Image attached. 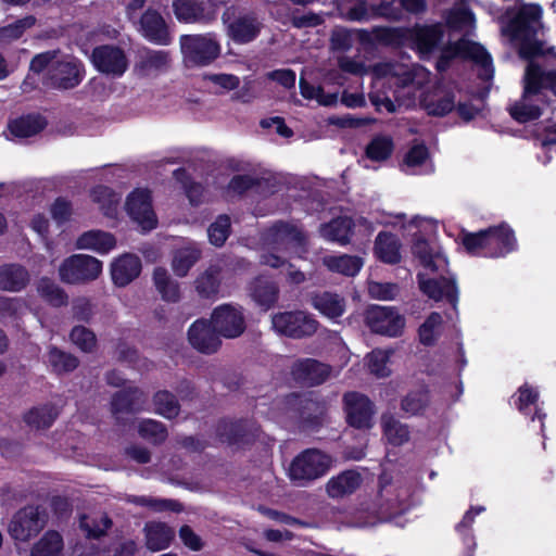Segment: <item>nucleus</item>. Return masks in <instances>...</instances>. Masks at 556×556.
Returning a JSON list of instances; mask_svg holds the SVG:
<instances>
[{
    "label": "nucleus",
    "instance_id": "obj_29",
    "mask_svg": "<svg viewBox=\"0 0 556 556\" xmlns=\"http://www.w3.org/2000/svg\"><path fill=\"white\" fill-rule=\"evenodd\" d=\"M46 127V121L40 115H26L8 124L9 139H24L37 135Z\"/></svg>",
    "mask_w": 556,
    "mask_h": 556
},
{
    "label": "nucleus",
    "instance_id": "obj_8",
    "mask_svg": "<svg viewBox=\"0 0 556 556\" xmlns=\"http://www.w3.org/2000/svg\"><path fill=\"white\" fill-rule=\"evenodd\" d=\"M332 466V458L316 448H308L300 453L291 462L288 476L296 485L305 486L324 477Z\"/></svg>",
    "mask_w": 556,
    "mask_h": 556
},
{
    "label": "nucleus",
    "instance_id": "obj_56",
    "mask_svg": "<svg viewBox=\"0 0 556 556\" xmlns=\"http://www.w3.org/2000/svg\"><path fill=\"white\" fill-rule=\"evenodd\" d=\"M262 262L270 267H285L287 279L290 283L299 285L305 280L303 271L296 269L292 264H286L279 256L269 253L262 256Z\"/></svg>",
    "mask_w": 556,
    "mask_h": 556
},
{
    "label": "nucleus",
    "instance_id": "obj_46",
    "mask_svg": "<svg viewBox=\"0 0 556 556\" xmlns=\"http://www.w3.org/2000/svg\"><path fill=\"white\" fill-rule=\"evenodd\" d=\"M62 548V536L55 531H48L34 545L31 556H60Z\"/></svg>",
    "mask_w": 556,
    "mask_h": 556
},
{
    "label": "nucleus",
    "instance_id": "obj_39",
    "mask_svg": "<svg viewBox=\"0 0 556 556\" xmlns=\"http://www.w3.org/2000/svg\"><path fill=\"white\" fill-rule=\"evenodd\" d=\"M429 392L425 387L408 392L401 401V409L407 416L419 415L429 406Z\"/></svg>",
    "mask_w": 556,
    "mask_h": 556
},
{
    "label": "nucleus",
    "instance_id": "obj_32",
    "mask_svg": "<svg viewBox=\"0 0 556 556\" xmlns=\"http://www.w3.org/2000/svg\"><path fill=\"white\" fill-rule=\"evenodd\" d=\"M260 27L254 16L244 15L228 24V34L236 42L245 43L257 36Z\"/></svg>",
    "mask_w": 556,
    "mask_h": 556
},
{
    "label": "nucleus",
    "instance_id": "obj_40",
    "mask_svg": "<svg viewBox=\"0 0 556 556\" xmlns=\"http://www.w3.org/2000/svg\"><path fill=\"white\" fill-rule=\"evenodd\" d=\"M175 16L182 23H195L204 17V8L198 0H174Z\"/></svg>",
    "mask_w": 556,
    "mask_h": 556
},
{
    "label": "nucleus",
    "instance_id": "obj_55",
    "mask_svg": "<svg viewBox=\"0 0 556 556\" xmlns=\"http://www.w3.org/2000/svg\"><path fill=\"white\" fill-rule=\"evenodd\" d=\"M47 362L58 374L72 371L78 366L76 357L66 354L56 348H51L49 350Z\"/></svg>",
    "mask_w": 556,
    "mask_h": 556
},
{
    "label": "nucleus",
    "instance_id": "obj_15",
    "mask_svg": "<svg viewBox=\"0 0 556 556\" xmlns=\"http://www.w3.org/2000/svg\"><path fill=\"white\" fill-rule=\"evenodd\" d=\"M271 324L276 332L291 338L311 336L317 330V321L302 311L278 313Z\"/></svg>",
    "mask_w": 556,
    "mask_h": 556
},
{
    "label": "nucleus",
    "instance_id": "obj_7",
    "mask_svg": "<svg viewBox=\"0 0 556 556\" xmlns=\"http://www.w3.org/2000/svg\"><path fill=\"white\" fill-rule=\"evenodd\" d=\"M463 244L470 254L501 257L514 251L517 241L509 226L502 224L476 233H466Z\"/></svg>",
    "mask_w": 556,
    "mask_h": 556
},
{
    "label": "nucleus",
    "instance_id": "obj_12",
    "mask_svg": "<svg viewBox=\"0 0 556 556\" xmlns=\"http://www.w3.org/2000/svg\"><path fill=\"white\" fill-rule=\"evenodd\" d=\"M47 523V514L39 506H26L20 509L9 525L10 535L21 542L36 536Z\"/></svg>",
    "mask_w": 556,
    "mask_h": 556
},
{
    "label": "nucleus",
    "instance_id": "obj_60",
    "mask_svg": "<svg viewBox=\"0 0 556 556\" xmlns=\"http://www.w3.org/2000/svg\"><path fill=\"white\" fill-rule=\"evenodd\" d=\"M110 526L111 521L104 515H98L96 517L84 516L80 519V528L90 538H99L109 529Z\"/></svg>",
    "mask_w": 556,
    "mask_h": 556
},
{
    "label": "nucleus",
    "instance_id": "obj_21",
    "mask_svg": "<svg viewBox=\"0 0 556 556\" xmlns=\"http://www.w3.org/2000/svg\"><path fill=\"white\" fill-rule=\"evenodd\" d=\"M188 339L195 350L207 354L216 352L220 344L218 333L205 320H197L191 325Z\"/></svg>",
    "mask_w": 556,
    "mask_h": 556
},
{
    "label": "nucleus",
    "instance_id": "obj_11",
    "mask_svg": "<svg viewBox=\"0 0 556 556\" xmlns=\"http://www.w3.org/2000/svg\"><path fill=\"white\" fill-rule=\"evenodd\" d=\"M180 48L185 61L192 65H207L220 53L219 43L212 34L184 35Z\"/></svg>",
    "mask_w": 556,
    "mask_h": 556
},
{
    "label": "nucleus",
    "instance_id": "obj_10",
    "mask_svg": "<svg viewBox=\"0 0 556 556\" xmlns=\"http://www.w3.org/2000/svg\"><path fill=\"white\" fill-rule=\"evenodd\" d=\"M102 273V262L87 254H74L59 267L60 279L70 285H81L96 280Z\"/></svg>",
    "mask_w": 556,
    "mask_h": 556
},
{
    "label": "nucleus",
    "instance_id": "obj_30",
    "mask_svg": "<svg viewBox=\"0 0 556 556\" xmlns=\"http://www.w3.org/2000/svg\"><path fill=\"white\" fill-rule=\"evenodd\" d=\"M29 282L27 269L17 264H8L0 267V289L18 292Z\"/></svg>",
    "mask_w": 556,
    "mask_h": 556
},
{
    "label": "nucleus",
    "instance_id": "obj_9",
    "mask_svg": "<svg viewBox=\"0 0 556 556\" xmlns=\"http://www.w3.org/2000/svg\"><path fill=\"white\" fill-rule=\"evenodd\" d=\"M342 13L352 21H366L375 16L394 21L402 18L399 0H346Z\"/></svg>",
    "mask_w": 556,
    "mask_h": 556
},
{
    "label": "nucleus",
    "instance_id": "obj_28",
    "mask_svg": "<svg viewBox=\"0 0 556 556\" xmlns=\"http://www.w3.org/2000/svg\"><path fill=\"white\" fill-rule=\"evenodd\" d=\"M116 245L113 235L102 230H89L80 235L76 240L79 250H91L99 254H106Z\"/></svg>",
    "mask_w": 556,
    "mask_h": 556
},
{
    "label": "nucleus",
    "instance_id": "obj_18",
    "mask_svg": "<svg viewBox=\"0 0 556 556\" xmlns=\"http://www.w3.org/2000/svg\"><path fill=\"white\" fill-rule=\"evenodd\" d=\"M352 228H364V236H369L374 231L375 226L372 222L365 217H359L356 222H352L349 217H339L323 225L320 235L329 241L345 244L350 240Z\"/></svg>",
    "mask_w": 556,
    "mask_h": 556
},
{
    "label": "nucleus",
    "instance_id": "obj_17",
    "mask_svg": "<svg viewBox=\"0 0 556 556\" xmlns=\"http://www.w3.org/2000/svg\"><path fill=\"white\" fill-rule=\"evenodd\" d=\"M91 62L99 72L113 77H121L128 67L124 51L114 46L97 47L91 54Z\"/></svg>",
    "mask_w": 556,
    "mask_h": 556
},
{
    "label": "nucleus",
    "instance_id": "obj_14",
    "mask_svg": "<svg viewBox=\"0 0 556 556\" xmlns=\"http://www.w3.org/2000/svg\"><path fill=\"white\" fill-rule=\"evenodd\" d=\"M267 247L275 251H289L301 256L305 252V236L295 225L275 224L265 236Z\"/></svg>",
    "mask_w": 556,
    "mask_h": 556
},
{
    "label": "nucleus",
    "instance_id": "obj_44",
    "mask_svg": "<svg viewBox=\"0 0 556 556\" xmlns=\"http://www.w3.org/2000/svg\"><path fill=\"white\" fill-rule=\"evenodd\" d=\"M170 55L164 50H147L140 55L139 67L146 74L163 71L168 67Z\"/></svg>",
    "mask_w": 556,
    "mask_h": 556
},
{
    "label": "nucleus",
    "instance_id": "obj_52",
    "mask_svg": "<svg viewBox=\"0 0 556 556\" xmlns=\"http://www.w3.org/2000/svg\"><path fill=\"white\" fill-rule=\"evenodd\" d=\"M37 291L41 298L53 306H62L67 301L65 292L48 278H42L38 281Z\"/></svg>",
    "mask_w": 556,
    "mask_h": 556
},
{
    "label": "nucleus",
    "instance_id": "obj_35",
    "mask_svg": "<svg viewBox=\"0 0 556 556\" xmlns=\"http://www.w3.org/2000/svg\"><path fill=\"white\" fill-rule=\"evenodd\" d=\"M174 535V530L165 523L150 522L146 526L147 546L151 551L167 548Z\"/></svg>",
    "mask_w": 556,
    "mask_h": 556
},
{
    "label": "nucleus",
    "instance_id": "obj_4",
    "mask_svg": "<svg viewBox=\"0 0 556 556\" xmlns=\"http://www.w3.org/2000/svg\"><path fill=\"white\" fill-rule=\"evenodd\" d=\"M541 17L539 5L523 4L516 12H508V21L502 25V34L518 48L521 58L530 59L544 52L542 42L536 39Z\"/></svg>",
    "mask_w": 556,
    "mask_h": 556
},
{
    "label": "nucleus",
    "instance_id": "obj_41",
    "mask_svg": "<svg viewBox=\"0 0 556 556\" xmlns=\"http://www.w3.org/2000/svg\"><path fill=\"white\" fill-rule=\"evenodd\" d=\"M34 15H26L5 26L0 27V45H8L20 39L28 29L36 25Z\"/></svg>",
    "mask_w": 556,
    "mask_h": 556
},
{
    "label": "nucleus",
    "instance_id": "obj_58",
    "mask_svg": "<svg viewBox=\"0 0 556 556\" xmlns=\"http://www.w3.org/2000/svg\"><path fill=\"white\" fill-rule=\"evenodd\" d=\"M138 432L143 439L153 443H161L167 437L164 426L152 419L140 421L138 425Z\"/></svg>",
    "mask_w": 556,
    "mask_h": 556
},
{
    "label": "nucleus",
    "instance_id": "obj_38",
    "mask_svg": "<svg viewBox=\"0 0 556 556\" xmlns=\"http://www.w3.org/2000/svg\"><path fill=\"white\" fill-rule=\"evenodd\" d=\"M381 427L384 439L391 445L400 446L409 440L408 427L392 415H382Z\"/></svg>",
    "mask_w": 556,
    "mask_h": 556
},
{
    "label": "nucleus",
    "instance_id": "obj_2",
    "mask_svg": "<svg viewBox=\"0 0 556 556\" xmlns=\"http://www.w3.org/2000/svg\"><path fill=\"white\" fill-rule=\"evenodd\" d=\"M412 253L422 266L418 274L420 290L434 301L446 300L456 307L458 290L447 270L448 263L441 248L418 238L412 245Z\"/></svg>",
    "mask_w": 556,
    "mask_h": 556
},
{
    "label": "nucleus",
    "instance_id": "obj_45",
    "mask_svg": "<svg viewBox=\"0 0 556 556\" xmlns=\"http://www.w3.org/2000/svg\"><path fill=\"white\" fill-rule=\"evenodd\" d=\"M392 354V349H376L367 354L366 364L369 371L379 378L390 376L391 369L389 367V362Z\"/></svg>",
    "mask_w": 556,
    "mask_h": 556
},
{
    "label": "nucleus",
    "instance_id": "obj_3",
    "mask_svg": "<svg viewBox=\"0 0 556 556\" xmlns=\"http://www.w3.org/2000/svg\"><path fill=\"white\" fill-rule=\"evenodd\" d=\"M543 102H556V70L543 72L530 62L526 70L522 97L509 108V113L518 123H527L540 117V103Z\"/></svg>",
    "mask_w": 556,
    "mask_h": 556
},
{
    "label": "nucleus",
    "instance_id": "obj_19",
    "mask_svg": "<svg viewBox=\"0 0 556 556\" xmlns=\"http://www.w3.org/2000/svg\"><path fill=\"white\" fill-rule=\"evenodd\" d=\"M214 330L225 338H236L244 330L241 312L230 305H222L212 315Z\"/></svg>",
    "mask_w": 556,
    "mask_h": 556
},
{
    "label": "nucleus",
    "instance_id": "obj_5",
    "mask_svg": "<svg viewBox=\"0 0 556 556\" xmlns=\"http://www.w3.org/2000/svg\"><path fill=\"white\" fill-rule=\"evenodd\" d=\"M30 70L35 73L46 71L50 85L60 89L78 86L85 76L84 66L78 59L59 51L36 55L30 62Z\"/></svg>",
    "mask_w": 556,
    "mask_h": 556
},
{
    "label": "nucleus",
    "instance_id": "obj_48",
    "mask_svg": "<svg viewBox=\"0 0 556 556\" xmlns=\"http://www.w3.org/2000/svg\"><path fill=\"white\" fill-rule=\"evenodd\" d=\"M443 319L441 314L431 313L418 329L419 340L425 345H432L442 333Z\"/></svg>",
    "mask_w": 556,
    "mask_h": 556
},
{
    "label": "nucleus",
    "instance_id": "obj_16",
    "mask_svg": "<svg viewBox=\"0 0 556 556\" xmlns=\"http://www.w3.org/2000/svg\"><path fill=\"white\" fill-rule=\"evenodd\" d=\"M126 211L130 218L147 231L156 227L157 218L152 207L148 189H135L126 199Z\"/></svg>",
    "mask_w": 556,
    "mask_h": 556
},
{
    "label": "nucleus",
    "instance_id": "obj_26",
    "mask_svg": "<svg viewBox=\"0 0 556 556\" xmlns=\"http://www.w3.org/2000/svg\"><path fill=\"white\" fill-rule=\"evenodd\" d=\"M361 484V475L354 470H346L328 480L326 492L331 498H341L355 492Z\"/></svg>",
    "mask_w": 556,
    "mask_h": 556
},
{
    "label": "nucleus",
    "instance_id": "obj_47",
    "mask_svg": "<svg viewBox=\"0 0 556 556\" xmlns=\"http://www.w3.org/2000/svg\"><path fill=\"white\" fill-rule=\"evenodd\" d=\"M252 296L261 306L268 308L278 299V288L273 281L258 278L252 287Z\"/></svg>",
    "mask_w": 556,
    "mask_h": 556
},
{
    "label": "nucleus",
    "instance_id": "obj_63",
    "mask_svg": "<svg viewBox=\"0 0 556 556\" xmlns=\"http://www.w3.org/2000/svg\"><path fill=\"white\" fill-rule=\"evenodd\" d=\"M230 219L226 215L219 216L208 228V238L212 244L220 247L229 236Z\"/></svg>",
    "mask_w": 556,
    "mask_h": 556
},
{
    "label": "nucleus",
    "instance_id": "obj_23",
    "mask_svg": "<svg viewBox=\"0 0 556 556\" xmlns=\"http://www.w3.org/2000/svg\"><path fill=\"white\" fill-rule=\"evenodd\" d=\"M141 262L134 254H124L115 258L111 265V276L116 286L124 287L139 276Z\"/></svg>",
    "mask_w": 556,
    "mask_h": 556
},
{
    "label": "nucleus",
    "instance_id": "obj_31",
    "mask_svg": "<svg viewBox=\"0 0 556 556\" xmlns=\"http://www.w3.org/2000/svg\"><path fill=\"white\" fill-rule=\"evenodd\" d=\"M313 306L325 317L337 320L345 312V301L337 293L324 292L313 298Z\"/></svg>",
    "mask_w": 556,
    "mask_h": 556
},
{
    "label": "nucleus",
    "instance_id": "obj_59",
    "mask_svg": "<svg viewBox=\"0 0 556 556\" xmlns=\"http://www.w3.org/2000/svg\"><path fill=\"white\" fill-rule=\"evenodd\" d=\"M110 526L111 521L104 515H98L96 517L84 516L80 519V528L90 538H99L109 529Z\"/></svg>",
    "mask_w": 556,
    "mask_h": 556
},
{
    "label": "nucleus",
    "instance_id": "obj_34",
    "mask_svg": "<svg viewBox=\"0 0 556 556\" xmlns=\"http://www.w3.org/2000/svg\"><path fill=\"white\" fill-rule=\"evenodd\" d=\"M403 170L412 175L428 174L433 170L425 146L416 144L410 148L404 159Z\"/></svg>",
    "mask_w": 556,
    "mask_h": 556
},
{
    "label": "nucleus",
    "instance_id": "obj_24",
    "mask_svg": "<svg viewBox=\"0 0 556 556\" xmlns=\"http://www.w3.org/2000/svg\"><path fill=\"white\" fill-rule=\"evenodd\" d=\"M330 371L327 365L314 359L296 362L292 367V375L296 381L306 386H314L324 382Z\"/></svg>",
    "mask_w": 556,
    "mask_h": 556
},
{
    "label": "nucleus",
    "instance_id": "obj_54",
    "mask_svg": "<svg viewBox=\"0 0 556 556\" xmlns=\"http://www.w3.org/2000/svg\"><path fill=\"white\" fill-rule=\"evenodd\" d=\"M447 23L455 29L469 33L475 27V16L468 8L460 4L451 10Z\"/></svg>",
    "mask_w": 556,
    "mask_h": 556
},
{
    "label": "nucleus",
    "instance_id": "obj_6",
    "mask_svg": "<svg viewBox=\"0 0 556 556\" xmlns=\"http://www.w3.org/2000/svg\"><path fill=\"white\" fill-rule=\"evenodd\" d=\"M410 491L401 481H391L387 475L380 477V488L372 503L375 517L369 521L359 522V527L372 526L378 521L391 520L405 513L409 504Z\"/></svg>",
    "mask_w": 556,
    "mask_h": 556
},
{
    "label": "nucleus",
    "instance_id": "obj_42",
    "mask_svg": "<svg viewBox=\"0 0 556 556\" xmlns=\"http://www.w3.org/2000/svg\"><path fill=\"white\" fill-rule=\"evenodd\" d=\"M92 200L99 204L103 214L110 218H115L118 213L121 197L114 193L108 187H97L91 192Z\"/></svg>",
    "mask_w": 556,
    "mask_h": 556
},
{
    "label": "nucleus",
    "instance_id": "obj_27",
    "mask_svg": "<svg viewBox=\"0 0 556 556\" xmlns=\"http://www.w3.org/2000/svg\"><path fill=\"white\" fill-rule=\"evenodd\" d=\"M414 48L422 58L430 54L442 38L438 26H416L408 30Z\"/></svg>",
    "mask_w": 556,
    "mask_h": 556
},
{
    "label": "nucleus",
    "instance_id": "obj_64",
    "mask_svg": "<svg viewBox=\"0 0 556 556\" xmlns=\"http://www.w3.org/2000/svg\"><path fill=\"white\" fill-rule=\"evenodd\" d=\"M72 342L84 352H90L96 346L94 334L85 327H75L71 332Z\"/></svg>",
    "mask_w": 556,
    "mask_h": 556
},
{
    "label": "nucleus",
    "instance_id": "obj_53",
    "mask_svg": "<svg viewBox=\"0 0 556 556\" xmlns=\"http://www.w3.org/2000/svg\"><path fill=\"white\" fill-rule=\"evenodd\" d=\"M393 151V142L387 136L375 137L366 148V155L369 160L375 162H382L387 160Z\"/></svg>",
    "mask_w": 556,
    "mask_h": 556
},
{
    "label": "nucleus",
    "instance_id": "obj_43",
    "mask_svg": "<svg viewBox=\"0 0 556 556\" xmlns=\"http://www.w3.org/2000/svg\"><path fill=\"white\" fill-rule=\"evenodd\" d=\"M153 281L163 300L167 302H176L179 300V286L176 281L170 279L166 269L155 268Z\"/></svg>",
    "mask_w": 556,
    "mask_h": 556
},
{
    "label": "nucleus",
    "instance_id": "obj_62",
    "mask_svg": "<svg viewBox=\"0 0 556 556\" xmlns=\"http://www.w3.org/2000/svg\"><path fill=\"white\" fill-rule=\"evenodd\" d=\"M300 89L305 99L316 100L321 105H331L337 102L336 93H325L320 87L312 86L303 78L300 79Z\"/></svg>",
    "mask_w": 556,
    "mask_h": 556
},
{
    "label": "nucleus",
    "instance_id": "obj_25",
    "mask_svg": "<svg viewBox=\"0 0 556 556\" xmlns=\"http://www.w3.org/2000/svg\"><path fill=\"white\" fill-rule=\"evenodd\" d=\"M374 254L382 263L397 264L402 258V243L391 232H379L375 240Z\"/></svg>",
    "mask_w": 556,
    "mask_h": 556
},
{
    "label": "nucleus",
    "instance_id": "obj_51",
    "mask_svg": "<svg viewBox=\"0 0 556 556\" xmlns=\"http://www.w3.org/2000/svg\"><path fill=\"white\" fill-rule=\"evenodd\" d=\"M142 393L131 388L126 387L123 391L118 392L112 401V409L114 414H118L124 410H135L139 408Z\"/></svg>",
    "mask_w": 556,
    "mask_h": 556
},
{
    "label": "nucleus",
    "instance_id": "obj_20",
    "mask_svg": "<svg viewBox=\"0 0 556 556\" xmlns=\"http://www.w3.org/2000/svg\"><path fill=\"white\" fill-rule=\"evenodd\" d=\"M348 421L355 428H369L374 414L372 404L362 394L351 392L344 395Z\"/></svg>",
    "mask_w": 556,
    "mask_h": 556
},
{
    "label": "nucleus",
    "instance_id": "obj_57",
    "mask_svg": "<svg viewBox=\"0 0 556 556\" xmlns=\"http://www.w3.org/2000/svg\"><path fill=\"white\" fill-rule=\"evenodd\" d=\"M130 502L150 508L153 511H180L181 505L175 501L154 498L151 496H132Z\"/></svg>",
    "mask_w": 556,
    "mask_h": 556
},
{
    "label": "nucleus",
    "instance_id": "obj_22",
    "mask_svg": "<svg viewBox=\"0 0 556 556\" xmlns=\"http://www.w3.org/2000/svg\"><path fill=\"white\" fill-rule=\"evenodd\" d=\"M140 31L149 41L167 46L172 41L163 17L155 11L148 10L140 20Z\"/></svg>",
    "mask_w": 556,
    "mask_h": 556
},
{
    "label": "nucleus",
    "instance_id": "obj_37",
    "mask_svg": "<svg viewBox=\"0 0 556 556\" xmlns=\"http://www.w3.org/2000/svg\"><path fill=\"white\" fill-rule=\"evenodd\" d=\"M199 258L200 250L197 244L194 242H187L174 254L172 262L174 273L179 277L186 276Z\"/></svg>",
    "mask_w": 556,
    "mask_h": 556
},
{
    "label": "nucleus",
    "instance_id": "obj_33",
    "mask_svg": "<svg viewBox=\"0 0 556 556\" xmlns=\"http://www.w3.org/2000/svg\"><path fill=\"white\" fill-rule=\"evenodd\" d=\"M455 52L480 64L484 76L491 77L493 72L491 56L482 46L468 40H459L455 46Z\"/></svg>",
    "mask_w": 556,
    "mask_h": 556
},
{
    "label": "nucleus",
    "instance_id": "obj_61",
    "mask_svg": "<svg viewBox=\"0 0 556 556\" xmlns=\"http://www.w3.org/2000/svg\"><path fill=\"white\" fill-rule=\"evenodd\" d=\"M154 404L156 412L166 418H173L178 415V403L175 396L167 391L157 392L154 396Z\"/></svg>",
    "mask_w": 556,
    "mask_h": 556
},
{
    "label": "nucleus",
    "instance_id": "obj_36",
    "mask_svg": "<svg viewBox=\"0 0 556 556\" xmlns=\"http://www.w3.org/2000/svg\"><path fill=\"white\" fill-rule=\"evenodd\" d=\"M323 263L329 270L345 276L357 275L364 265L363 258L346 254L325 256Z\"/></svg>",
    "mask_w": 556,
    "mask_h": 556
},
{
    "label": "nucleus",
    "instance_id": "obj_49",
    "mask_svg": "<svg viewBox=\"0 0 556 556\" xmlns=\"http://www.w3.org/2000/svg\"><path fill=\"white\" fill-rule=\"evenodd\" d=\"M58 416V410L51 405H43L30 409L24 417L25 422L34 429L50 427Z\"/></svg>",
    "mask_w": 556,
    "mask_h": 556
},
{
    "label": "nucleus",
    "instance_id": "obj_50",
    "mask_svg": "<svg viewBox=\"0 0 556 556\" xmlns=\"http://www.w3.org/2000/svg\"><path fill=\"white\" fill-rule=\"evenodd\" d=\"M219 288V268L211 266L195 280V289L202 298H213Z\"/></svg>",
    "mask_w": 556,
    "mask_h": 556
},
{
    "label": "nucleus",
    "instance_id": "obj_13",
    "mask_svg": "<svg viewBox=\"0 0 556 556\" xmlns=\"http://www.w3.org/2000/svg\"><path fill=\"white\" fill-rule=\"evenodd\" d=\"M365 321L371 331L391 338L400 337L405 328L404 316L391 306H370L366 311Z\"/></svg>",
    "mask_w": 556,
    "mask_h": 556
},
{
    "label": "nucleus",
    "instance_id": "obj_1",
    "mask_svg": "<svg viewBox=\"0 0 556 556\" xmlns=\"http://www.w3.org/2000/svg\"><path fill=\"white\" fill-rule=\"evenodd\" d=\"M374 90L369 93L378 111L393 113L397 106L419 104L428 114L443 116L455 108L454 94L440 86L427 89L430 72L416 64L380 63L374 67Z\"/></svg>",
    "mask_w": 556,
    "mask_h": 556
}]
</instances>
